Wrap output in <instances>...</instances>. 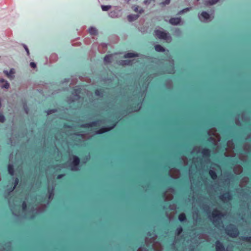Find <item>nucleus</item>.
<instances>
[{
	"label": "nucleus",
	"mask_w": 251,
	"mask_h": 251,
	"mask_svg": "<svg viewBox=\"0 0 251 251\" xmlns=\"http://www.w3.org/2000/svg\"><path fill=\"white\" fill-rule=\"evenodd\" d=\"M13 213L14 214V215H16V214L14 213V212L13 211Z\"/></svg>",
	"instance_id": "603ef678"
},
{
	"label": "nucleus",
	"mask_w": 251,
	"mask_h": 251,
	"mask_svg": "<svg viewBox=\"0 0 251 251\" xmlns=\"http://www.w3.org/2000/svg\"><path fill=\"white\" fill-rule=\"evenodd\" d=\"M200 0H197V1H199Z\"/></svg>",
	"instance_id": "6e6d98bb"
},
{
	"label": "nucleus",
	"mask_w": 251,
	"mask_h": 251,
	"mask_svg": "<svg viewBox=\"0 0 251 251\" xmlns=\"http://www.w3.org/2000/svg\"><path fill=\"white\" fill-rule=\"evenodd\" d=\"M201 16L203 18H204V19H206V20L209 19L210 18V16H209V14L207 12H205V11L201 12Z\"/></svg>",
	"instance_id": "a211bd4d"
},
{
	"label": "nucleus",
	"mask_w": 251,
	"mask_h": 251,
	"mask_svg": "<svg viewBox=\"0 0 251 251\" xmlns=\"http://www.w3.org/2000/svg\"><path fill=\"white\" fill-rule=\"evenodd\" d=\"M82 101L80 102V104L78 105V106H73L72 105V104H70V107H71V110H79V109H77V107L81 105L82 104Z\"/></svg>",
	"instance_id": "c756f323"
},
{
	"label": "nucleus",
	"mask_w": 251,
	"mask_h": 251,
	"mask_svg": "<svg viewBox=\"0 0 251 251\" xmlns=\"http://www.w3.org/2000/svg\"><path fill=\"white\" fill-rule=\"evenodd\" d=\"M178 219L180 221L182 222L185 220V215L184 214L182 213L179 215Z\"/></svg>",
	"instance_id": "a878e982"
},
{
	"label": "nucleus",
	"mask_w": 251,
	"mask_h": 251,
	"mask_svg": "<svg viewBox=\"0 0 251 251\" xmlns=\"http://www.w3.org/2000/svg\"><path fill=\"white\" fill-rule=\"evenodd\" d=\"M111 55H106L104 57V61L106 63H110L111 60Z\"/></svg>",
	"instance_id": "6ab92c4d"
},
{
	"label": "nucleus",
	"mask_w": 251,
	"mask_h": 251,
	"mask_svg": "<svg viewBox=\"0 0 251 251\" xmlns=\"http://www.w3.org/2000/svg\"><path fill=\"white\" fill-rule=\"evenodd\" d=\"M73 158V160L71 164V169L72 171H77L78 170L79 159L75 156H74Z\"/></svg>",
	"instance_id": "20e7f679"
},
{
	"label": "nucleus",
	"mask_w": 251,
	"mask_h": 251,
	"mask_svg": "<svg viewBox=\"0 0 251 251\" xmlns=\"http://www.w3.org/2000/svg\"><path fill=\"white\" fill-rule=\"evenodd\" d=\"M166 199L167 200H171L172 199V197H170L169 198L166 197Z\"/></svg>",
	"instance_id": "37998d69"
},
{
	"label": "nucleus",
	"mask_w": 251,
	"mask_h": 251,
	"mask_svg": "<svg viewBox=\"0 0 251 251\" xmlns=\"http://www.w3.org/2000/svg\"><path fill=\"white\" fill-rule=\"evenodd\" d=\"M155 0H144V3L145 4H149L150 3H151V1H154Z\"/></svg>",
	"instance_id": "f704fd0d"
},
{
	"label": "nucleus",
	"mask_w": 251,
	"mask_h": 251,
	"mask_svg": "<svg viewBox=\"0 0 251 251\" xmlns=\"http://www.w3.org/2000/svg\"><path fill=\"white\" fill-rule=\"evenodd\" d=\"M188 110H201V109H189ZM204 110H219L218 109H204ZM223 110H231L230 109H224ZM238 110H241L238 109ZM243 110H250V109H243Z\"/></svg>",
	"instance_id": "c85d7f7f"
},
{
	"label": "nucleus",
	"mask_w": 251,
	"mask_h": 251,
	"mask_svg": "<svg viewBox=\"0 0 251 251\" xmlns=\"http://www.w3.org/2000/svg\"><path fill=\"white\" fill-rule=\"evenodd\" d=\"M24 110H28V109H27V108H26V107H24Z\"/></svg>",
	"instance_id": "8fccbe9b"
},
{
	"label": "nucleus",
	"mask_w": 251,
	"mask_h": 251,
	"mask_svg": "<svg viewBox=\"0 0 251 251\" xmlns=\"http://www.w3.org/2000/svg\"><path fill=\"white\" fill-rule=\"evenodd\" d=\"M30 65L32 68H34L36 67V64L34 62H31Z\"/></svg>",
	"instance_id": "e433bc0d"
},
{
	"label": "nucleus",
	"mask_w": 251,
	"mask_h": 251,
	"mask_svg": "<svg viewBox=\"0 0 251 251\" xmlns=\"http://www.w3.org/2000/svg\"><path fill=\"white\" fill-rule=\"evenodd\" d=\"M209 175H210V176L213 179H214L216 178L217 176L214 171H213L212 170H210L209 171Z\"/></svg>",
	"instance_id": "b1692460"
},
{
	"label": "nucleus",
	"mask_w": 251,
	"mask_h": 251,
	"mask_svg": "<svg viewBox=\"0 0 251 251\" xmlns=\"http://www.w3.org/2000/svg\"><path fill=\"white\" fill-rule=\"evenodd\" d=\"M62 176H63V175H59L57 176V178L58 179L61 178Z\"/></svg>",
	"instance_id": "79ce46f5"
},
{
	"label": "nucleus",
	"mask_w": 251,
	"mask_h": 251,
	"mask_svg": "<svg viewBox=\"0 0 251 251\" xmlns=\"http://www.w3.org/2000/svg\"><path fill=\"white\" fill-rule=\"evenodd\" d=\"M231 196L229 193H225L220 197V199L224 201H226L230 199Z\"/></svg>",
	"instance_id": "1a4fd4ad"
},
{
	"label": "nucleus",
	"mask_w": 251,
	"mask_h": 251,
	"mask_svg": "<svg viewBox=\"0 0 251 251\" xmlns=\"http://www.w3.org/2000/svg\"><path fill=\"white\" fill-rule=\"evenodd\" d=\"M137 56H138L137 54H136V53H134L133 52H128V53H126L125 55V57L126 58H132L134 57H137Z\"/></svg>",
	"instance_id": "dca6fc26"
},
{
	"label": "nucleus",
	"mask_w": 251,
	"mask_h": 251,
	"mask_svg": "<svg viewBox=\"0 0 251 251\" xmlns=\"http://www.w3.org/2000/svg\"><path fill=\"white\" fill-rule=\"evenodd\" d=\"M201 153L203 156H208L210 153V151L208 149H203Z\"/></svg>",
	"instance_id": "412c9836"
},
{
	"label": "nucleus",
	"mask_w": 251,
	"mask_h": 251,
	"mask_svg": "<svg viewBox=\"0 0 251 251\" xmlns=\"http://www.w3.org/2000/svg\"><path fill=\"white\" fill-rule=\"evenodd\" d=\"M112 110H114V109H112Z\"/></svg>",
	"instance_id": "4d7b16f0"
},
{
	"label": "nucleus",
	"mask_w": 251,
	"mask_h": 251,
	"mask_svg": "<svg viewBox=\"0 0 251 251\" xmlns=\"http://www.w3.org/2000/svg\"><path fill=\"white\" fill-rule=\"evenodd\" d=\"M155 50L157 52H164L165 51V49L160 45H156L154 46Z\"/></svg>",
	"instance_id": "ddd939ff"
},
{
	"label": "nucleus",
	"mask_w": 251,
	"mask_h": 251,
	"mask_svg": "<svg viewBox=\"0 0 251 251\" xmlns=\"http://www.w3.org/2000/svg\"><path fill=\"white\" fill-rule=\"evenodd\" d=\"M4 73L6 74L8 78H11L12 77V75L15 73V72L13 69H11L9 72H8L7 71H4Z\"/></svg>",
	"instance_id": "4468645a"
},
{
	"label": "nucleus",
	"mask_w": 251,
	"mask_h": 251,
	"mask_svg": "<svg viewBox=\"0 0 251 251\" xmlns=\"http://www.w3.org/2000/svg\"><path fill=\"white\" fill-rule=\"evenodd\" d=\"M24 47L27 52V54L28 55L29 54V51L28 50V49L25 45H24Z\"/></svg>",
	"instance_id": "c9c22d12"
},
{
	"label": "nucleus",
	"mask_w": 251,
	"mask_h": 251,
	"mask_svg": "<svg viewBox=\"0 0 251 251\" xmlns=\"http://www.w3.org/2000/svg\"><path fill=\"white\" fill-rule=\"evenodd\" d=\"M0 86L2 88L7 89L9 88V84L8 82L3 79H1L0 80Z\"/></svg>",
	"instance_id": "9b49d317"
},
{
	"label": "nucleus",
	"mask_w": 251,
	"mask_h": 251,
	"mask_svg": "<svg viewBox=\"0 0 251 251\" xmlns=\"http://www.w3.org/2000/svg\"><path fill=\"white\" fill-rule=\"evenodd\" d=\"M244 180L245 181H247V180H248V178H244Z\"/></svg>",
	"instance_id": "de8ad7c7"
},
{
	"label": "nucleus",
	"mask_w": 251,
	"mask_h": 251,
	"mask_svg": "<svg viewBox=\"0 0 251 251\" xmlns=\"http://www.w3.org/2000/svg\"><path fill=\"white\" fill-rule=\"evenodd\" d=\"M126 1H127V2H128L130 0H126Z\"/></svg>",
	"instance_id": "864d4df0"
},
{
	"label": "nucleus",
	"mask_w": 251,
	"mask_h": 251,
	"mask_svg": "<svg viewBox=\"0 0 251 251\" xmlns=\"http://www.w3.org/2000/svg\"><path fill=\"white\" fill-rule=\"evenodd\" d=\"M216 251H224V247L219 241H217L216 243Z\"/></svg>",
	"instance_id": "f8f14e48"
},
{
	"label": "nucleus",
	"mask_w": 251,
	"mask_h": 251,
	"mask_svg": "<svg viewBox=\"0 0 251 251\" xmlns=\"http://www.w3.org/2000/svg\"><path fill=\"white\" fill-rule=\"evenodd\" d=\"M8 170L9 173L11 175H13V174H14V170H13V166L12 165H8Z\"/></svg>",
	"instance_id": "4be33fe9"
},
{
	"label": "nucleus",
	"mask_w": 251,
	"mask_h": 251,
	"mask_svg": "<svg viewBox=\"0 0 251 251\" xmlns=\"http://www.w3.org/2000/svg\"><path fill=\"white\" fill-rule=\"evenodd\" d=\"M110 8V5H101V9L104 11L108 10Z\"/></svg>",
	"instance_id": "cd10ccee"
},
{
	"label": "nucleus",
	"mask_w": 251,
	"mask_h": 251,
	"mask_svg": "<svg viewBox=\"0 0 251 251\" xmlns=\"http://www.w3.org/2000/svg\"><path fill=\"white\" fill-rule=\"evenodd\" d=\"M189 10V8H186V9H184V10H183L182 11V12H183V11H184V10Z\"/></svg>",
	"instance_id": "49530a36"
},
{
	"label": "nucleus",
	"mask_w": 251,
	"mask_h": 251,
	"mask_svg": "<svg viewBox=\"0 0 251 251\" xmlns=\"http://www.w3.org/2000/svg\"><path fill=\"white\" fill-rule=\"evenodd\" d=\"M115 126V125H114L113 126H112L109 128H102L100 130L96 131L95 134H101L103 132L108 131L111 130V129H112Z\"/></svg>",
	"instance_id": "0eeeda50"
},
{
	"label": "nucleus",
	"mask_w": 251,
	"mask_h": 251,
	"mask_svg": "<svg viewBox=\"0 0 251 251\" xmlns=\"http://www.w3.org/2000/svg\"><path fill=\"white\" fill-rule=\"evenodd\" d=\"M170 0H165L164 4H168L170 3Z\"/></svg>",
	"instance_id": "58836bf2"
},
{
	"label": "nucleus",
	"mask_w": 251,
	"mask_h": 251,
	"mask_svg": "<svg viewBox=\"0 0 251 251\" xmlns=\"http://www.w3.org/2000/svg\"><path fill=\"white\" fill-rule=\"evenodd\" d=\"M53 188L51 190H50V189H49V199H51L53 196Z\"/></svg>",
	"instance_id": "7c9ffc66"
},
{
	"label": "nucleus",
	"mask_w": 251,
	"mask_h": 251,
	"mask_svg": "<svg viewBox=\"0 0 251 251\" xmlns=\"http://www.w3.org/2000/svg\"><path fill=\"white\" fill-rule=\"evenodd\" d=\"M5 121V117L3 115L0 114V122L1 123L4 122Z\"/></svg>",
	"instance_id": "72a5a7b5"
},
{
	"label": "nucleus",
	"mask_w": 251,
	"mask_h": 251,
	"mask_svg": "<svg viewBox=\"0 0 251 251\" xmlns=\"http://www.w3.org/2000/svg\"><path fill=\"white\" fill-rule=\"evenodd\" d=\"M226 251H228V250H227V249H226Z\"/></svg>",
	"instance_id": "5fc2aeb1"
},
{
	"label": "nucleus",
	"mask_w": 251,
	"mask_h": 251,
	"mask_svg": "<svg viewBox=\"0 0 251 251\" xmlns=\"http://www.w3.org/2000/svg\"><path fill=\"white\" fill-rule=\"evenodd\" d=\"M142 100H143V99H142V96L141 98L140 99V102H142Z\"/></svg>",
	"instance_id": "a18cd8bd"
},
{
	"label": "nucleus",
	"mask_w": 251,
	"mask_h": 251,
	"mask_svg": "<svg viewBox=\"0 0 251 251\" xmlns=\"http://www.w3.org/2000/svg\"><path fill=\"white\" fill-rule=\"evenodd\" d=\"M54 111H48L47 112V115H49L51 113V112H53Z\"/></svg>",
	"instance_id": "a19ab883"
},
{
	"label": "nucleus",
	"mask_w": 251,
	"mask_h": 251,
	"mask_svg": "<svg viewBox=\"0 0 251 251\" xmlns=\"http://www.w3.org/2000/svg\"><path fill=\"white\" fill-rule=\"evenodd\" d=\"M182 231V228L181 227H178L176 229V233L177 235L180 234Z\"/></svg>",
	"instance_id": "2f4dec72"
},
{
	"label": "nucleus",
	"mask_w": 251,
	"mask_h": 251,
	"mask_svg": "<svg viewBox=\"0 0 251 251\" xmlns=\"http://www.w3.org/2000/svg\"><path fill=\"white\" fill-rule=\"evenodd\" d=\"M139 7L138 6H133L132 7V9L136 12H138L139 13H142L144 12V10L142 9H140L139 10H138Z\"/></svg>",
	"instance_id": "f3484780"
},
{
	"label": "nucleus",
	"mask_w": 251,
	"mask_h": 251,
	"mask_svg": "<svg viewBox=\"0 0 251 251\" xmlns=\"http://www.w3.org/2000/svg\"><path fill=\"white\" fill-rule=\"evenodd\" d=\"M100 124V122L99 121H97V122H93L91 124H87L86 125V126H96L97 125H99Z\"/></svg>",
	"instance_id": "393cba45"
},
{
	"label": "nucleus",
	"mask_w": 251,
	"mask_h": 251,
	"mask_svg": "<svg viewBox=\"0 0 251 251\" xmlns=\"http://www.w3.org/2000/svg\"><path fill=\"white\" fill-rule=\"evenodd\" d=\"M219 0H208L207 1V4L209 5H213L216 3Z\"/></svg>",
	"instance_id": "bb28decb"
},
{
	"label": "nucleus",
	"mask_w": 251,
	"mask_h": 251,
	"mask_svg": "<svg viewBox=\"0 0 251 251\" xmlns=\"http://www.w3.org/2000/svg\"><path fill=\"white\" fill-rule=\"evenodd\" d=\"M137 110H141V109L140 108L137 109Z\"/></svg>",
	"instance_id": "3c124183"
},
{
	"label": "nucleus",
	"mask_w": 251,
	"mask_h": 251,
	"mask_svg": "<svg viewBox=\"0 0 251 251\" xmlns=\"http://www.w3.org/2000/svg\"><path fill=\"white\" fill-rule=\"evenodd\" d=\"M138 17V14H131L127 16V20L129 22H132L137 19Z\"/></svg>",
	"instance_id": "9d476101"
},
{
	"label": "nucleus",
	"mask_w": 251,
	"mask_h": 251,
	"mask_svg": "<svg viewBox=\"0 0 251 251\" xmlns=\"http://www.w3.org/2000/svg\"><path fill=\"white\" fill-rule=\"evenodd\" d=\"M232 145H233V142L232 141H229L227 142V146L228 148H231Z\"/></svg>",
	"instance_id": "473e14b6"
},
{
	"label": "nucleus",
	"mask_w": 251,
	"mask_h": 251,
	"mask_svg": "<svg viewBox=\"0 0 251 251\" xmlns=\"http://www.w3.org/2000/svg\"><path fill=\"white\" fill-rule=\"evenodd\" d=\"M19 180L18 178H16L14 180V185L13 187H11L10 188H9V191L12 192L16 187L17 185L18 184Z\"/></svg>",
	"instance_id": "aec40b11"
},
{
	"label": "nucleus",
	"mask_w": 251,
	"mask_h": 251,
	"mask_svg": "<svg viewBox=\"0 0 251 251\" xmlns=\"http://www.w3.org/2000/svg\"><path fill=\"white\" fill-rule=\"evenodd\" d=\"M169 22L172 25H176L180 23L181 19L180 18H172L170 19Z\"/></svg>",
	"instance_id": "6e6552de"
},
{
	"label": "nucleus",
	"mask_w": 251,
	"mask_h": 251,
	"mask_svg": "<svg viewBox=\"0 0 251 251\" xmlns=\"http://www.w3.org/2000/svg\"><path fill=\"white\" fill-rule=\"evenodd\" d=\"M226 233L231 237H236L238 235L237 228L233 225L228 226L226 229Z\"/></svg>",
	"instance_id": "7ed1b4c3"
},
{
	"label": "nucleus",
	"mask_w": 251,
	"mask_h": 251,
	"mask_svg": "<svg viewBox=\"0 0 251 251\" xmlns=\"http://www.w3.org/2000/svg\"><path fill=\"white\" fill-rule=\"evenodd\" d=\"M114 13H115V12H111L110 13V16L112 17L113 14H114Z\"/></svg>",
	"instance_id": "c03bdc74"
},
{
	"label": "nucleus",
	"mask_w": 251,
	"mask_h": 251,
	"mask_svg": "<svg viewBox=\"0 0 251 251\" xmlns=\"http://www.w3.org/2000/svg\"><path fill=\"white\" fill-rule=\"evenodd\" d=\"M223 216V215L221 214L217 210H214L212 212L211 216L210 217V220L212 221L213 224L217 226L218 224H219L220 221H221L222 217Z\"/></svg>",
	"instance_id": "f03ea898"
},
{
	"label": "nucleus",
	"mask_w": 251,
	"mask_h": 251,
	"mask_svg": "<svg viewBox=\"0 0 251 251\" xmlns=\"http://www.w3.org/2000/svg\"><path fill=\"white\" fill-rule=\"evenodd\" d=\"M81 89L78 86H75L72 90V96L69 99V104L73 106H78L80 102L83 101V98H82L80 94Z\"/></svg>",
	"instance_id": "f257e3e1"
},
{
	"label": "nucleus",
	"mask_w": 251,
	"mask_h": 251,
	"mask_svg": "<svg viewBox=\"0 0 251 251\" xmlns=\"http://www.w3.org/2000/svg\"><path fill=\"white\" fill-rule=\"evenodd\" d=\"M104 93L105 90L103 88L96 89L95 90V95L100 97H103L104 95Z\"/></svg>",
	"instance_id": "423d86ee"
},
{
	"label": "nucleus",
	"mask_w": 251,
	"mask_h": 251,
	"mask_svg": "<svg viewBox=\"0 0 251 251\" xmlns=\"http://www.w3.org/2000/svg\"><path fill=\"white\" fill-rule=\"evenodd\" d=\"M89 32L91 35H96L98 33V31L96 28L93 27H91L89 28Z\"/></svg>",
	"instance_id": "2eb2a0df"
},
{
	"label": "nucleus",
	"mask_w": 251,
	"mask_h": 251,
	"mask_svg": "<svg viewBox=\"0 0 251 251\" xmlns=\"http://www.w3.org/2000/svg\"><path fill=\"white\" fill-rule=\"evenodd\" d=\"M26 206V205L25 202H23V210H25V209Z\"/></svg>",
	"instance_id": "4c0bfd02"
},
{
	"label": "nucleus",
	"mask_w": 251,
	"mask_h": 251,
	"mask_svg": "<svg viewBox=\"0 0 251 251\" xmlns=\"http://www.w3.org/2000/svg\"><path fill=\"white\" fill-rule=\"evenodd\" d=\"M234 171L236 174H240L242 171V169L241 166H238L236 168L234 169Z\"/></svg>",
	"instance_id": "5701e85b"
},
{
	"label": "nucleus",
	"mask_w": 251,
	"mask_h": 251,
	"mask_svg": "<svg viewBox=\"0 0 251 251\" xmlns=\"http://www.w3.org/2000/svg\"><path fill=\"white\" fill-rule=\"evenodd\" d=\"M246 239L250 242H251V237H247Z\"/></svg>",
	"instance_id": "ea45409f"
},
{
	"label": "nucleus",
	"mask_w": 251,
	"mask_h": 251,
	"mask_svg": "<svg viewBox=\"0 0 251 251\" xmlns=\"http://www.w3.org/2000/svg\"><path fill=\"white\" fill-rule=\"evenodd\" d=\"M155 35L160 39L166 40L167 39L168 34L164 31L159 30H156L154 31Z\"/></svg>",
	"instance_id": "39448f33"
},
{
	"label": "nucleus",
	"mask_w": 251,
	"mask_h": 251,
	"mask_svg": "<svg viewBox=\"0 0 251 251\" xmlns=\"http://www.w3.org/2000/svg\"><path fill=\"white\" fill-rule=\"evenodd\" d=\"M48 110H51V109L49 108ZM52 110H57L56 109H52Z\"/></svg>",
	"instance_id": "09e8293b"
}]
</instances>
